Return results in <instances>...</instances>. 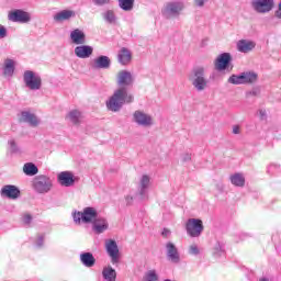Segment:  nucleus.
Listing matches in <instances>:
<instances>
[{
	"instance_id": "nucleus-47",
	"label": "nucleus",
	"mask_w": 281,
	"mask_h": 281,
	"mask_svg": "<svg viewBox=\"0 0 281 281\" xmlns=\"http://www.w3.org/2000/svg\"><path fill=\"white\" fill-rule=\"evenodd\" d=\"M277 19H281V1L279 3V9L276 11Z\"/></svg>"
},
{
	"instance_id": "nucleus-42",
	"label": "nucleus",
	"mask_w": 281,
	"mask_h": 281,
	"mask_svg": "<svg viewBox=\"0 0 281 281\" xmlns=\"http://www.w3.org/2000/svg\"><path fill=\"white\" fill-rule=\"evenodd\" d=\"M22 221L25 225H30V223H32V215L30 214H24L22 217Z\"/></svg>"
},
{
	"instance_id": "nucleus-49",
	"label": "nucleus",
	"mask_w": 281,
	"mask_h": 281,
	"mask_svg": "<svg viewBox=\"0 0 281 281\" xmlns=\"http://www.w3.org/2000/svg\"><path fill=\"white\" fill-rule=\"evenodd\" d=\"M259 281H271V280H269L268 278L263 277V278H260Z\"/></svg>"
},
{
	"instance_id": "nucleus-27",
	"label": "nucleus",
	"mask_w": 281,
	"mask_h": 281,
	"mask_svg": "<svg viewBox=\"0 0 281 281\" xmlns=\"http://www.w3.org/2000/svg\"><path fill=\"white\" fill-rule=\"evenodd\" d=\"M229 181L235 188H245V175L236 172L229 176Z\"/></svg>"
},
{
	"instance_id": "nucleus-41",
	"label": "nucleus",
	"mask_w": 281,
	"mask_h": 281,
	"mask_svg": "<svg viewBox=\"0 0 281 281\" xmlns=\"http://www.w3.org/2000/svg\"><path fill=\"white\" fill-rule=\"evenodd\" d=\"M257 115L262 121L267 120V110L259 109L258 112H257Z\"/></svg>"
},
{
	"instance_id": "nucleus-22",
	"label": "nucleus",
	"mask_w": 281,
	"mask_h": 281,
	"mask_svg": "<svg viewBox=\"0 0 281 281\" xmlns=\"http://www.w3.org/2000/svg\"><path fill=\"white\" fill-rule=\"evenodd\" d=\"M70 41L74 45H85V43H87V35L85 31L76 29L70 32Z\"/></svg>"
},
{
	"instance_id": "nucleus-23",
	"label": "nucleus",
	"mask_w": 281,
	"mask_h": 281,
	"mask_svg": "<svg viewBox=\"0 0 281 281\" xmlns=\"http://www.w3.org/2000/svg\"><path fill=\"white\" fill-rule=\"evenodd\" d=\"M111 67V58L101 55L92 60V69H109Z\"/></svg>"
},
{
	"instance_id": "nucleus-44",
	"label": "nucleus",
	"mask_w": 281,
	"mask_h": 281,
	"mask_svg": "<svg viewBox=\"0 0 281 281\" xmlns=\"http://www.w3.org/2000/svg\"><path fill=\"white\" fill-rule=\"evenodd\" d=\"M207 1L210 0H194V5H196V8H203V5L207 3Z\"/></svg>"
},
{
	"instance_id": "nucleus-14",
	"label": "nucleus",
	"mask_w": 281,
	"mask_h": 281,
	"mask_svg": "<svg viewBox=\"0 0 281 281\" xmlns=\"http://www.w3.org/2000/svg\"><path fill=\"white\" fill-rule=\"evenodd\" d=\"M9 21L13 23H30L32 15L23 10H14L9 13Z\"/></svg>"
},
{
	"instance_id": "nucleus-5",
	"label": "nucleus",
	"mask_w": 281,
	"mask_h": 281,
	"mask_svg": "<svg viewBox=\"0 0 281 281\" xmlns=\"http://www.w3.org/2000/svg\"><path fill=\"white\" fill-rule=\"evenodd\" d=\"M258 81V74L254 71H244L239 75H232L228 78L229 85H254Z\"/></svg>"
},
{
	"instance_id": "nucleus-39",
	"label": "nucleus",
	"mask_w": 281,
	"mask_h": 281,
	"mask_svg": "<svg viewBox=\"0 0 281 281\" xmlns=\"http://www.w3.org/2000/svg\"><path fill=\"white\" fill-rule=\"evenodd\" d=\"M223 251V247L221 246V244H215L214 248H213V254L214 256H221Z\"/></svg>"
},
{
	"instance_id": "nucleus-13",
	"label": "nucleus",
	"mask_w": 281,
	"mask_h": 281,
	"mask_svg": "<svg viewBox=\"0 0 281 281\" xmlns=\"http://www.w3.org/2000/svg\"><path fill=\"white\" fill-rule=\"evenodd\" d=\"M138 196L142 201L148 199V188H150V177L143 175L138 180Z\"/></svg>"
},
{
	"instance_id": "nucleus-30",
	"label": "nucleus",
	"mask_w": 281,
	"mask_h": 281,
	"mask_svg": "<svg viewBox=\"0 0 281 281\" xmlns=\"http://www.w3.org/2000/svg\"><path fill=\"white\" fill-rule=\"evenodd\" d=\"M14 67H16V61L14 59H5L3 74L5 78H12L14 76Z\"/></svg>"
},
{
	"instance_id": "nucleus-6",
	"label": "nucleus",
	"mask_w": 281,
	"mask_h": 281,
	"mask_svg": "<svg viewBox=\"0 0 281 281\" xmlns=\"http://www.w3.org/2000/svg\"><path fill=\"white\" fill-rule=\"evenodd\" d=\"M133 122L142 128H151V126H155V119L153 115L140 110H136L133 113Z\"/></svg>"
},
{
	"instance_id": "nucleus-35",
	"label": "nucleus",
	"mask_w": 281,
	"mask_h": 281,
	"mask_svg": "<svg viewBox=\"0 0 281 281\" xmlns=\"http://www.w3.org/2000/svg\"><path fill=\"white\" fill-rule=\"evenodd\" d=\"M159 280V276L157 274V270L151 269L145 272L143 277V281H157Z\"/></svg>"
},
{
	"instance_id": "nucleus-48",
	"label": "nucleus",
	"mask_w": 281,
	"mask_h": 281,
	"mask_svg": "<svg viewBox=\"0 0 281 281\" xmlns=\"http://www.w3.org/2000/svg\"><path fill=\"white\" fill-rule=\"evenodd\" d=\"M162 236H165V238H168V236H170V229L165 228V229L162 231Z\"/></svg>"
},
{
	"instance_id": "nucleus-50",
	"label": "nucleus",
	"mask_w": 281,
	"mask_h": 281,
	"mask_svg": "<svg viewBox=\"0 0 281 281\" xmlns=\"http://www.w3.org/2000/svg\"><path fill=\"white\" fill-rule=\"evenodd\" d=\"M10 144H11V146H14V140H11Z\"/></svg>"
},
{
	"instance_id": "nucleus-4",
	"label": "nucleus",
	"mask_w": 281,
	"mask_h": 281,
	"mask_svg": "<svg viewBox=\"0 0 281 281\" xmlns=\"http://www.w3.org/2000/svg\"><path fill=\"white\" fill-rule=\"evenodd\" d=\"M23 82L30 91H41L43 89V78L33 70H25L23 72Z\"/></svg>"
},
{
	"instance_id": "nucleus-31",
	"label": "nucleus",
	"mask_w": 281,
	"mask_h": 281,
	"mask_svg": "<svg viewBox=\"0 0 281 281\" xmlns=\"http://www.w3.org/2000/svg\"><path fill=\"white\" fill-rule=\"evenodd\" d=\"M103 280L115 281L117 280V272L112 267H105L102 271Z\"/></svg>"
},
{
	"instance_id": "nucleus-8",
	"label": "nucleus",
	"mask_w": 281,
	"mask_h": 281,
	"mask_svg": "<svg viewBox=\"0 0 281 281\" xmlns=\"http://www.w3.org/2000/svg\"><path fill=\"white\" fill-rule=\"evenodd\" d=\"M53 186L54 183L52 182V179L46 176H40L33 181V188L38 194H47V192L52 190Z\"/></svg>"
},
{
	"instance_id": "nucleus-11",
	"label": "nucleus",
	"mask_w": 281,
	"mask_h": 281,
	"mask_svg": "<svg viewBox=\"0 0 281 281\" xmlns=\"http://www.w3.org/2000/svg\"><path fill=\"white\" fill-rule=\"evenodd\" d=\"M251 8L259 14H267L273 10V0H252Z\"/></svg>"
},
{
	"instance_id": "nucleus-16",
	"label": "nucleus",
	"mask_w": 281,
	"mask_h": 281,
	"mask_svg": "<svg viewBox=\"0 0 281 281\" xmlns=\"http://www.w3.org/2000/svg\"><path fill=\"white\" fill-rule=\"evenodd\" d=\"M57 181L64 188H71L76 183V177L71 171H61L57 175Z\"/></svg>"
},
{
	"instance_id": "nucleus-12",
	"label": "nucleus",
	"mask_w": 281,
	"mask_h": 281,
	"mask_svg": "<svg viewBox=\"0 0 281 281\" xmlns=\"http://www.w3.org/2000/svg\"><path fill=\"white\" fill-rule=\"evenodd\" d=\"M116 82L119 87H133V82H135V77L128 70H121L116 75Z\"/></svg>"
},
{
	"instance_id": "nucleus-10",
	"label": "nucleus",
	"mask_w": 281,
	"mask_h": 281,
	"mask_svg": "<svg viewBox=\"0 0 281 281\" xmlns=\"http://www.w3.org/2000/svg\"><path fill=\"white\" fill-rule=\"evenodd\" d=\"M105 250L108 256L111 258L112 265H120V248L117 247V241L114 239L105 240Z\"/></svg>"
},
{
	"instance_id": "nucleus-24",
	"label": "nucleus",
	"mask_w": 281,
	"mask_h": 281,
	"mask_svg": "<svg viewBox=\"0 0 281 281\" xmlns=\"http://www.w3.org/2000/svg\"><path fill=\"white\" fill-rule=\"evenodd\" d=\"M133 60V53L126 47H122L117 53V61L120 65H131Z\"/></svg>"
},
{
	"instance_id": "nucleus-34",
	"label": "nucleus",
	"mask_w": 281,
	"mask_h": 281,
	"mask_svg": "<svg viewBox=\"0 0 281 281\" xmlns=\"http://www.w3.org/2000/svg\"><path fill=\"white\" fill-rule=\"evenodd\" d=\"M119 8L123 10V12H132L135 8V0H119Z\"/></svg>"
},
{
	"instance_id": "nucleus-20",
	"label": "nucleus",
	"mask_w": 281,
	"mask_h": 281,
	"mask_svg": "<svg viewBox=\"0 0 281 281\" xmlns=\"http://www.w3.org/2000/svg\"><path fill=\"white\" fill-rule=\"evenodd\" d=\"M1 196H5L7 199H19V196H21V190H19L16 186L7 184L1 189Z\"/></svg>"
},
{
	"instance_id": "nucleus-40",
	"label": "nucleus",
	"mask_w": 281,
	"mask_h": 281,
	"mask_svg": "<svg viewBox=\"0 0 281 281\" xmlns=\"http://www.w3.org/2000/svg\"><path fill=\"white\" fill-rule=\"evenodd\" d=\"M8 36V29L0 24V41H3Z\"/></svg>"
},
{
	"instance_id": "nucleus-19",
	"label": "nucleus",
	"mask_w": 281,
	"mask_h": 281,
	"mask_svg": "<svg viewBox=\"0 0 281 281\" xmlns=\"http://www.w3.org/2000/svg\"><path fill=\"white\" fill-rule=\"evenodd\" d=\"M93 55V48L90 45H82L79 44L78 46L75 47V56H77V58H91V56Z\"/></svg>"
},
{
	"instance_id": "nucleus-9",
	"label": "nucleus",
	"mask_w": 281,
	"mask_h": 281,
	"mask_svg": "<svg viewBox=\"0 0 281 281\" xmlns=\"http://www.w3.org/2000/svg\"><path fill=\"white\" fill-rule=\"evenodd\" d=\"M184 8L186 2H183V0H176L167 3L164 14L167 16V19H173L175 16H179V14L183 12Z\"/></svg>"
},
{
	"instance_id": "nucleus-46",
	"label": "nucleus",
	"mask_w": 281,
	"mask_h": 281,
	"mask_svg": "<svg viewBox=\"0 0 281 281\" xmlns=\"http://www.w3.org/2000/svg\"><path fill=\"white\" fill-rule=\"evenodd\" d=\"M233 134L234 135H240V126L234 125L233 126Z\"/></svg>"
},
{
	"instance_id": "nucleus-2",
	"label": "nucleus",
	"mask_w": 281,
	"mask_h": 281,
	"mask_svg": "<svg viewBox=\"0 0 281 281\" xmlns=\"http://www.w3.org/2000/svg\"><path fill=\"white\" fill-rule=\"evenodd\" d=\"M189 80L195 91H205L209 85L207 78L205 77V67L198 66L193 68L191 74L189 75Z\"/></svg>"
},
{
	"instance_id": "nucleus-21",
	"label": "nucleus",
	"mask_w": 281,
	"mask_h": 281,
	"mask_svg": "<svg viewBox=\"0 0 281 281\" xmlns=\"http://www.w3.org/2000/svg\"><path fill=\"white\" fill-rule=\"evenodd\" d=\"M109 229V221L104 217H97L92 223V232L94 234H104Z\"/></svg>"
},
{
	"instance_id": "nucleus-33",
	"label": "nucleus",
	"mask_w": 281,
	"mask_h": 281,
	"mask_svg": "<svg viewBox=\"0 0 281 281\" xmlns=\"http://www.w3.org/2000/svg\"><path fill=\"white\" fill-rule=\"evenodd\" d=\"M102 16L105 23H109L110 25H115V23H117V16L113 10H106L102 13Z\"/></svg>"
},
{
	"instance_id": "nucleus-43",
	"label": "nucleus",
	"mask_w": 281,
	"mask_h": 281,
	"mask_svg": "<svg viewBox=\"0 0 281 281\" xmlns=\"http://www.w3.org/2000/svg\"><path fill=\"white\" fill-rule=\"evenodd\" d=\"M45 241V236L40 235L35 241L36 247H43V243Z\"/></svg>"
},
{
	"instance_id": "nucleus-25",
	"label": "nucleus",
	"mask_w": 281,
	"mask_h": 281,
	"mask_svg": "<svg viewBox=\"0 0 281 281\" xmlns=\"http://www.w3.org/2000/svg\"><path fill=\"white\" fill-rule=\"evenodd\" d=\"M75 16L76 11L61 10L54 15V21H56V23H63V21H69L70 19H75Z\"/></svg>"
},
{
	"instance_id": "nucleus-18",
	"label": "nucleus",
	"mask_w": 281,
	"mask_h": 281,
	"mask_svg": "<svg viewBox=\"0 0 281 281\" xmlns=\"http://www.w3.org/2000/svg\"><path fill=\"white\" fill-rule=\"evenodd\" d=\"M167 258L175 265H179L181 262V257L179 256V249L171 241L166 244Z\"/></svg>"
},
{
	"instance_id": "nucleus-28",
	"label": "nucleus",
	"mask_w": 281,
	"mask_h": 281,
	"mask_svg": "<svg viewBox=\"0 0 281 281\" xmlns=\"http://www.w3.org/2000/svg\"><path fill=\"white\" fill-rule=\"evenodd\" d=\"M80 262L83 265V267L91 269V267L95 266V257H93V254L91 252H82L80 255Z\"/></svg>"
},
{
	"instance_id": "nucleus-45",
	"label": "nucleus",
	"mask_w": 281,
	"mask_h": 281,
	"mask_svg": "<svg viewBox=\"0 0 281 281\" xmlns=\"http://www.w3.org/2000/svg\"><path fill=\"white\" fill-rule=\"evenodd\" d=\"M133 201H135V198H134L133 195L127 194V195L125 196V203H126V205H133Z\"/></svg>"
},
{
	"instance_id": "nucleus-15",
	"label": "nucleus",
	"mask_w": 281,
	"mask_h": 281,
	"mask_svg": "<svg viewBox=\"0 0 281 281\" xmlns=\"http://www.w3.org/2000/svg\"><path fill=\"white\" fill-rule=\"evenodd\" d=\"M232 63V55L229 53H223L218 55L214 61V67L216 71H225L229 64Z\"/></svg>"
},
{
	"instance_id": "nucleus-36",
	"label": "nucleus",
	"mask_w": 281,
	"mask_h": 281,
	"mask_svg": "<svg viewBox=\"0 0 281 281\" xmlns=\"http://www.w3.org/2000/svg\"><path fill=\"white\" fill-rule=\"evenodd\" d=\"M180 161L182 164H190V161H192V154L190 153H183L180 156Z\"/></svg>"
},
{
	"instance_id": "nucleus-38",
	"label": "nucleus",
	"mask_w": 281,
	"mask_h": 281,
	"mask_svg": "<svg viewBox=\"0 0 281 281\" xmlns=\"http://www.w3.org/2000/svg\"><path fill=\"white\" fill-rule=\"evenodd\" d=\"M92 3L99 7L109 5V3H111V0H92Z\"/></svg>"
},
{
	"instance_id": "nucleus-1",
	"label": "nucleus",
	"mask_w": 281,
	"mask_h": 281,
	"mask_svg": "<svg viewBox=\"0 0 281 281\" xmlns=\"http://www.w3.org/2000/svg\"><path fill=\"white\" fill-rule=\"evenodd\" d=\"M134 100L135 97L128 93V89H126L125 87H121L116 89L113 95L109 98V100L105 102V106L108 111H112V113H117V111H121L124 104H131Z\"/></svg>"
},
{
	"instance_id": "nucleus-37",
	"label": "nucleus",
	"mask_w": 281,
	"mask_h": 281,
	"mask_svg": "<svg viewBox=\"0 0 281 281\" xmlns=\"http://www.w3.org/2000/svg\"><path fill=\"white\" fill-rule=\"evenodd\" d=\"M189 254L191 256H199V254H201V251L199 250V246H196V244H192L190 247H189Z\"/></svg>"
},
{
	"instance_id": "nucleus-7",
	"label": "nucleus",
	"mask_w": 281,
	"mask_h": 281,
	"mask_svg": "<svg viewBox=\"0 0 281 281\" xmlns=\"http://www.w3.org/2000/svg\"><path fill=\"white\" fill-rule=\"evenodd\" d=\"M186 229L188 236H190L191 238H199V236L203 234V221L199 218H189L186 223Z\"/></svg>"
},
{
	"instance_id": "nucleus-3",
	"label": "nucleus",
	"mask_w": 281,
	"mask_h": 281,
	"mask_svg": "<svg viewBox=\"0 0 281 281\" xmlns=\"http://www.w3.org/2000/svg\"><path fill=\"white\" fill-rule=\"evenodd\" d=\"M72 218L76 225H81V223L89 225V223H94L98 218V210L95 207L87 206L82 212L75 211L72 213Z\"/></svg>"
},
{
	"instance_id": "nucleus-32",
	"label": "nucleus",
	"mask_w": 281,
	"mask_h": 281,
	"mask_svg": "<svg viewBox=\"0 0 281 281\" xmlns=\"http://www.w3.org/2000/svg\"><path fill=\"white\" fill-rule=\"evenodd\" d=\"M23 172L27 177H34V175H38V167L34 162H26L23 166Z\"/></svg>"
},
{
	"instance_id": "nucleus-26",
	"label": "nucleus",
	"mask_w": 281,
	"mask_h": 281,
	"mask_svg": "<svg viewBox=\"0 0 281 281\" xmlns=\"http://www.w3.org/2000/svg\"><path fill=\"white\" fill-rule=\"evenodd\" d=\"M21 121L26 122V124H30V126H33L34 128L41 124V119L31 112H22Z\"/></svg>"
},
{
	"instance_id": "nucleus-17",
	"label": "nucleus",
	"mask_w": 281,
	"mask_h": 281,
	"mask_svg": "<svg viewBox=\"0 0 281 281\" xmlns=\"http://www.w3.org/2000/svg\"><path fill=\"white\" fill-rule=\"evenodd\" d=\"M236 48L240 54H249L256 49V42L251 40H239L236 43Z\"/></svg>"
},
{
	"instance_id": "nucleus-29",
	"label": "nucleus",
	"mask_w": 281,
	"mask_h": 281,
	"mask_svg": "<svg viewBox=\"0 0 281 281\" xmlns=\"http://www.w3.org/2000/svg\"><path fill=\"white\" fill-rule=\"evenodd\" d=\"M66 120L71 124L78 125L82 120V112L79 110H71L67 113Z\"/></svg>"
}]
</instances>
